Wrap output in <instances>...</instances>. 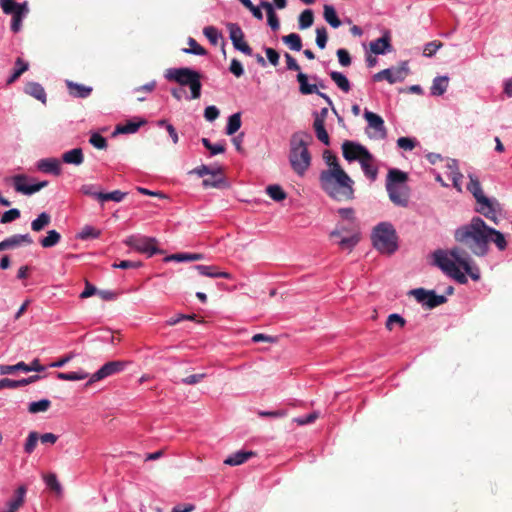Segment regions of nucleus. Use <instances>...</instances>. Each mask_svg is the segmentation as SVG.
<instances>
[{
	"mask_svg": "<svg viewBox=\"0 0 512 512\" xmlns=\"http://www.w3.org/2000/svg\"><path fill=\"white\" fill-rule=\"evenodd\" d=\"M435 264L442 272L459 284L468 282L467 275L472 280L478 281L481 273L469 255L462 256L459 248H452L448 251L439 250L434 254Z\"/></svg>",
	"mask_w": 512,
	"mask_h": 512,
	"instance_id": "1",
	"label": "nucleus"
},
{
	"mask_svg": "<svg viewBox=\"0 0 512 512\" xmlns=\"http://www.w3.org/2000/svg\"><path fill=\"white\" fill-rule=\"evenodd\" d=\"M329 169L320 173L319 181L322 189L338 201L350 200L354 197L353 180L341 168L335 156L327 158Z\"/></svg>",
	"mask_w": 512,
	"mask_h": 512,
	"instance_id": "2",
	"label": "nucleus"
},
{
	"mask_svg": "<svg viewBox=\"0 0 512 512\" xmlns=\"http://www.w3.org/2000/svg\"><path fill=\"white\" fill-rule=\"evenodd\" d=\"M488 227L482 218L478 216L473 217L468 224L462 225L455 230V240L466 245L474 255L486 256L489 251Z\"/></svg>",
	"mask_w": 512,
	"mask_h": 512,
	"instance_id": "3",
	"label": "nucleus"
},
{
	"mask_svg": "<svg viewBox=\"0 0 512 512\" xmlns=\"http://www.w3.org/2000/svg\"><path fill=\"white\" fill-rule=\"evenodd\" d=\"M311 135L299 131L292 134L290 139L289 161L292 169L299 176H303L311 165V155L308 150Z\"/></svg>",
	"mask_w": 512,
	"mask_h": 512,
	"instance_id": "4",
	"label": "nucleus"
},
{
	"mask_svg": "<svg viewBox=\"0 0 512 512\" xmlns=\"http://www.w3.org/2000/svg\"><path fill=\"white\" fill-rule=\"evenodd\" d=\"M165 78L174 81L180 86H187L190 89V95H186L187 100H195L201 96V74L188 67L170 68L165 73Z\"/></svg>",
	"mask_w": 512,
	"mask_h": 512,
	"instance_id": "5",
	"label": "nucleus"
},
{
	"mask_svg": "<svg viewBox=\"0 0 512 512\" xmlns=\"http://www.w3.org/2000/svg\"><path fill=\"white\" fill-rule=\"evenodd\" d=\"M373 246L382 254H393L398 249V237L390 222L377 224L371 235Z\"/></svg>",
	"mask_w": 512,
	"mask_h": 512,
	"instance_id": "6",
	"label": "nucleus"
},
{
	"mask_svg": "<svg viewBox=\"0 0 512 512\" xmlns=\"http://www.w3.org/2000/svg\"><path fill=\"white\" fill-rule=\"evenodd\" d=\"M468 177L469 183L467 185V190L474 196L479 205L477 211L486 218L495 220L496 211L493 208L491 200L484 195L478 177L474 174H469Z\"/></svg>",
	"mask_w": 512,
	"mask_h": 512,
	"instance_id": "7",
	"label": "nucleus"
},
{
	"mask_svg": "<svg viewBox=\"0 0 512 512\" xmlns=\"http://www.w3.org/2000/svg\"><path fill=\"white\" fill-rule=\"evenodd\" d=\"M124 244L139 253L146 254L148 257L162 253V250L157 247L158 241L154 237L133 234L124 240Z\"/></svg>",
	"mask_w": 512,
	"mask_h": 512,
	"instance_id": "8",
	"label": "nucleus"
},
{
	"mask_svg": "<svg viewBox=\"0 0 512 512\" xmlns=\"http://www.w3.org/2000/svg\"><path fill=\"white\" fill-rule=\"evenodd\" d=\"M415 299L423 306L432 309L447 301L444 295H438L433 290H426L424 288H417L411 291Z\"/></svg>",
	"mask_w": 512,
	"mask_h": 512,
	"instance_id": "9",
	"label": "nucleus"
},
{
	"mask_svg": "<svg viewBox=\"0 0 512 512\" xmlns=\"http://www.w3.org/2000/svg\"><path fill=\"white\" fill-rule=\"evenodd\" d=\"M14 189L23 195H33L48 185V181H40L28 184V177L24 174H17L11 177Z\"/></svg>",
	"mask_w": 512,
	"mask_h": 512,
	"instance_id": "10",
	"label": "nucleus"
},
{
	"mask_svg": "<svg viewBox=\"0 0 512 512\" xmlns=\"http://www.w3.org/2000/svg\"><path fill=\"white\" fill-rule=\"evenodd\" d=\"M126 367V363L123 361H109L101 366L94 374L91 375L90 379L86 383V386L105 379L109 376L117 374L123 371Z\"/></svg>",
	"mask_w": 512,
	"mask_h": 512,
	"instance_id": "11",
	"label": "nucleus"
},
{
	"mask_svg": "<svg viewBox=\"0 0 512 512\" xmlns=\"http://www.w3.org/2000/svg\"><path fill=\"white\" fill-rule=\"evenodd\" d=\"M227 29L234 48L247 56H252V49L244 40V33L237 23H228Z\"/></svg>",
	"mask_w": 512,
	"mask_h": 512,
	"instance_id": "12",
	"label": "nucleus"
},
{
	"mask_svg": "<svg viewBox=\"0 0 512 512\" xmlns=\"http://www.w3.org/2000/svg\"><path fill=\"white\" fill-rule=\"evenodd\" d=\"M342 152L347 161L352 162L358 160L360 162V159H363L364 156L368 157L369 151L361 144L345 141L342 144Z\"/></svg>",
	"mask_w": 512,
	"mask_h": 512,
	"instance_id": "13",
	"label": "nucleus"
},
{
	"mask_svg": "<svg viewBox=\"0 0 512 512\" xmlns=\"http://www.w3.org/2000/svg\"><path fill=\"white\" fill-rule=\"evenodd\" d=\"M364 117L368 122V126L374 129L373 134H370L372 138H385L386 137V128L384 124V120L378 114L365 110Z\"/></svg>",
	"mask_w": 512,
	"mask_h": 512,
	"instance_id": "14",
	"label": "nucleus"
},
{
	"mask_svg": "<svg viewBox=\"0 0 512 512\" xmlns=\"http://www.w3.org/2000/svg\"><path fill=\"white\" fill-rule=\"evenodd\" d=\"M446 174L451 179L453 187L462 192L463 174L459 171L458 162L455 159L446 160Z\"/></svg>",
	"mask_w": 512,
	"mask_h": 512,
	"instance_id": "15",
	"label": "nucleus"
},
{
	"mask_svg": "<svg viewBox=\"0 0 512 512\" xmlns=\"http://www.w3.org/2000/svg\"><path fill=\"white\" fill-rule=\"evenodd\" d=\"M36 168L47 174L59 176L61 174V164L57 158H42L37 161Z\"/></svg>",
	"mask_w": 512,
	"mask_h": 512,
	"instance_id": "16",
	"label": "nucleus"
},
{
	"mask_svg": "<svg viewBox=\"0 0 512 512\" xmlns=\"http://www.w3.org/2000/svg\"><path fill=\"white\" fill-rule=\"evenodd\" d=\"M407 179L408 175L405 172L397 168L389 169L386 178V190H392L393 187L399 185H406Z\"/></svg>",
	"mask_w": 512,
	"mask_h": 512,
	"instance_id": "17",
	"label": "nucleus"
},
{
	"mask_svg": "<svg viewBox=\"0 0 512 512\" xmlns=\"http://www.w3.org/2000/svg\"><path fill=\"white\" fill-rule=\"evenodd\" d=\"M65 83L69 95L74 98L85 99L89 97L93 91V88L91 86H86L84 84L76 83L71 80H66Z\"/></svg>",
	"mask_w": 512,
	"mask_h": 512,
	"instance_id": "18",
	"label": "nucleus"
},
{
	"mask_svg": "<svg viewBox=\"0 0 512 512\" xmlns=\"http://www.w3.org/2000/svg\"><path fill=\"white\" fill-rule=\"evenodd\" d=\"M391 37L389 32L372 42H370V50L376 55H383L391 51Z\"/></svg>",
	"mask_w": 512,
	"mask_h": 512,
	"instance_id": "19",
	"label": "nucleus"
},
{
	"mask_svg": "<svg viewBox=\"0 0 512 512\" xmlns=\"http://www.w3.org/2000/svg\"><path fill=\"white\" fill-rule=\"evenodd\" d=\"M0 6H1L3 12L7 15L15 16L18 13H20V14L28 13V7H27L26 2L17 3L14 0H0Z\"/></svg>",
	"mask_w": 512,
	"mask_h": 512,
	"instance_id": "20",
	"label": "nucleus"
},
{
	"mask_svg": "<svg viewBox=\"0 0 512 512\" xmlns=\"http://www.w3.org/2000/svg\"><path fill=\"white\" fill-rule=\"evenodd\" d=\"M194 268L198 271V273L205 277L210 278H222V279H231V274L226 271H218L216 266L213 265H195Z\"/></svg>",
	"mask_w": 512,
	"mask_h": 512,
	"instance_id": "21",
	"label": "nucleus"
},
{
	"mask_svg": "<svg viewBox=\"0 0 512 512\" xmlns=\"http://www.w3.org/2000/svg\"><path fill=\"white\" fill-rule=\"evenodd\" d=\"M390 200L398 206H406L408 203L407 186L399 185L387 190Z\"/></svg>",
	"mask_w": 512,
	"mask_h": 512,
	"instance_id": "22",
	"label": "nucleus"
},
{
	"mask_svg": "<svg viewBox=\"0 0 512 512\" xmlns=\"http://www.w3.org/2000/svg\"><path fill=\"white\" fill-rule=\"evenodd\" d=\"M373 80L378 82L382 80H387L390 84H394L396 82H400L403 80L401 72L399 70H395L393 68L384 69L373 75Z\"/></svg>",
	"mask_w": 512,
	"mask_h": 512,
	"instance_id": "23",
	"label": "nucleus"
},
{
	"mask_svg": "<svg viewBox=\"0 0 512 512\" xmlns=\"http://www.w3.org/2000/svg\"><path fill=\"white\" fill-rule=\"evenodd\" d=\"M226 184L225 177L222 174L221 168H217L210 174L209 178L203 179L202 186L204 188H222Z\"/></svg>",
	"mask_w": 512,
	"mask_h": 512,
	"instance_id": "24",
	"label": "nucleus"
},
{
	"mask_svg": "<svg viewBox=\"0 0 512 512\" xmlns=\"http://www.w3.org/2000/svg\"><path fill=\"white\" fill-rule=\"evenodd\" d=\"M360 165L365 176L371 181H375L378 175V168L373 164V156L368 152V157L360 159Z\"/></svg>",
	"mask_w": 512,
	"mask_h": 512,
	"instance_id": "25",
	"label": "nucleus"
},
{
	"mask_svg": "<svg viewBox=\"0 0 512 512\" xmlns=\"http://www.w3.org/2000/svg\"><path fill=\"white\" fill-rule=\"evenodd\" d=\"M26 492L27 489L24 485L19 486L15 491L13 499L8 502V508L5 512H17L25 501Z\"/></svg>",
	"mask_w": 512,
	"mask_h": 512,
	"instance_id": "26",
	"label": "nucleus"
},
{
	"mask_svg": "<svg viewBox=\"0 0 512 512\" xmlns=\"http://www.w3.org/2000/svg\"><path fill=\"white\" fill-rule=\"evenodd\" d=\"M449 80L447 75L435 77L430 87V94L432 96H442L448 89Z\"/></svg>",
	"mask_w": 512,
	"mask_h": 512,
	"instance_id": "27",
	"label": "nucleus"
},
{
	"mask_svg": "<svg viewBox=\"0 0 512 512\" xmlns=\"http://www.w3.org/2000/svg\"><path fill=\"white\" fill-rule=\"evenodd\" d=\"M254 455H255V453L252 451L240 450V451H237V452L229 455L224 460V463L229 466H238V465L245 463L248 459H250Z\"/></svg>",
	"mask_w": 512,
	"mask_h": 512,
	"instance_id": "28",
	"label": "nucleus"
},
{
	"mask_svg": "<svg viewBox=\"0 0 512 512\" xmlns=\"http://www.w3.org/2000/svg\"><path fill=\"white\" fill-rule=\"evenodd\" d=\"M62 161L66 164H73L76 166L84 162V154L81 148H74L62 154Z\"/></svg>",
	"mask_w": 512,
	"mask_h": 512,
	"instance_id": "29",
	"label": "nucleus"
},
{
	"mask_svg": "<svg viewBox=\"0 0 512 512\" xmlns=\"http://www.w3.org/2000/svg\"><path fill=\"white\" fill-rule=\"evenodd\" d=\"M25 92L42 103H46V92L41 84L29 82L25 86Z\"/></svg>",
	"mask_w": 512,
	"mask_h": 512,
	"instance_id": "30",
	"label": "nucleus"
},
{
	"mask_svg": "<svg viewBox=\"0 0 512 512\" xmlns=\"http://www.w3.org/2000/svg\"><path fill=\"white\" fill-rule=\"evenodd\" d=\"M487 238H488V243L493 242L496 245V247L498 248V250L504 251L507 248V241L502 232H500L494 228L488 227Z\"/></svg>",
	"mask_w": 512,
	"mask_h": 512,
	"instance_id": "31",
	"label": "nucleus"
},
{
	"mask_svg": "<svg viewBox=\"0 0 512 512\" xmlns=\"http://www.w3.org/2000/svg\"><path fill=\"white\" fill-rule=\"evenodd\" d=\"M8 249L16 248L22 244L30 245L33 240L29 234H15L5 239Z\"/></svg>",
	"mask_w": 512,
	"mask_h": 512,
	"instance_id": "32",
	"label": "nucleus"
},
{
	"mask_svg": "<svg viewBox=\"0 0 512 512\" xmlns=\"http://www.w3.org/2000/svg\"><path fill=\"white\" fill-rule=\"evenodd\" d=\"M297 81L299 83V91L303 95H309L317 92L318 86L316 84L308 83V76L302 72H298Z\"/></svg>",
	"mask_w": 512,
	"mask_h": 512,
	"instance_id": "33",
	"label": "nucleus"
},
{
	"mask_svg": "<svg viewBox=\"0 0 512 512\" xmlns=\"http://www.w3.org/2000/svg\"><path fill=\"white\" fill-rule=\"evenodd\" d=\"M260 6L266 9L268 25L272 30H278L280 27V22L274 11L273 5L267 1H261Z\"/></svg>",
	"mask_w": 512,
	"mask_h": 512,
	"instance_id": "34",
	"label": "nucleus"
},
{
	"mask_svg": "<svg viewBox=\"0 0 512 512\" xmlns=\"http://www.w3.org/2000/svg\"><path fill=\"white\" fill-rule=\"evenodd\" d=\"M29 68V64L22 60L21 58H17L15 61V68L12 74L7 79V84L10 85L14 83L24 72H26Z\"/></svg>",
	"mask_w": 512,
	"mask_h": 512,
	"instance_id": "35",
	"label": "nucleus"
},
{
	"mask_svg": "<svg viewBox=\"0 0 512 512\" xmlns=\"http://www.w3.org/2000/svg\"><path fill=\"white\" fill-rule=\"evenodd\" d=\"M330 77L334 81V83L337 85L339 89H341L343 92L347 93L351 89L350 82L348 78L341 72L338 71H332L330 72Z\"/></svg>",
	"mask_w": 512,
	"mask_h": 512,
	"instance_id": "36",
	"label": "nucleus"
},
{
	"mask_svg": "<svg viewBox=\"0 0 512 512\" xmlns=\"http://www.w3.org/2000/svg\"><path fill=\"white\" fill-rule=\"evenodd\" d=\"M51 222V216L47 212H42L31 222V229L34 232L42 231Z\"/></svg>",
	"mask_w": 512,
	"mask_h": 512,
	"instance_id": "37",
	"label": "nucleus"
},
{
	"mask_svg": "<svg viewBox=\"0 0 512 512\" xmlns=\"http://www.w3.org/2000/svg\"><path fill=\"white\" fill-rule=\"evenodd\" d=\"M323 15L325 21L333 28H338L341 25V21L339 20L336 10L332 5H324Z\"/></svg>",
	"mask_w": 512,
	"mask_h": 512,
	"instance_id": "38",
	"label": "nucleus"
},
{
	"mask_svg": "<svg viewBox=\"0 0 512 512\" xmlns=\"http://www.w3.org/2000/svg\"><path fill=\"white\" fill-rule=\"evenodd\" d=\"M313 128L316 134L317 139L322 142L324 145H330V138L325 129V123H321V120H314Z\"/></svg>",
	"mask_w": 512,
	"mask_h": 512,
	"instance_id": "39",
	"label": "nucleus"
},
{
	"mask_svg": "<svg viewBox=\"0 0 512 512\" xmlns=\"http://www.w3.org/2000/svg\"><path fill=\"white\" fill-rule=\"evenodd\" d=\"M61 240V235L56 230H49L47 235L40 239V244L43 248H51L57 245Z\"/></svg>",
	"mask_w": 512,
	"mask_h": 512,
	"instance_id": "40",
	"label": "nucleus"
},
{
	"mask_svg": "<svg viewBox=\"0 0 512 512\" xmlns=\"http://www.w3.org/2000/svg\"><path fill=\"white\" fill-rule=\"evenodd\" d=\"M241 127V114L239 112L232 114L228 118V122L225 128L227 135L235 134Z\"/></svg>",
	"mask_w": 512,
	"mask_h": 512,
	"instance_id": "41",
	"label": "nucleus"
},
{
	"mask_svg": "<svg viewBox=\"0 0 512 512\" xmlns=\"http://www.w3.org/2000/svg\"><path fill=\"white\" fill-rule=\"evenodd\" d=\"M102 232L100 229L95 228L91 225H85L78 233V238L81 240L97 239L101 236Z\"/></svg>",
	"mask_w": 512,
	"mask_h": 512,
	"instance_id": "42",
	"label": "nucleus"
},
{
	"mask_svg": "<svg viewBox=\"0 0 512 512\" xmlns=\"http://www.w3.org/2000/svg\"><path fill=\"white\" fill-rule=\"evenodd\" d=\"M88 377V373L83 370L71 372H59L57 378L64 381H79Z\"/></svg>",
	"mask_w": 512,
	"mask_h": 512,
	"instance_id": "43",
	"label": "nucleus"
},
{
	"mask_svg": "<svg viewBox=\"0 0 512 512\" xmlns=\"http://www.w3.org/2000/svg\"><path fill=\"white\" fill-rule=\"evenodd\" d=\"M359 240H360L359 234L354 233L353 235H350L348 237H342L338 241V245L343 250L352 251L353 248L358 244Z\"/></svg>",
	"mask_w": 512,
	"mask_h": 512,
	"instance_id": "44",
	"label": "nucleus"
},
{
	"mask_svg": "<svg viewBox=\"0 0 512 512\" xmlns=\"http://www.w3.org/2000/svg\"><path fill=\"white\" fill-rule=\"evenodd\" d=\"M282 40L293 51H300L302 49V40L300 35L297 33L288 34L284 36Z\"/></svg>",
	"mask_w": 512,
	"mask_h": 512,
	"instance_id": "45",
	"label": "nucleus"
},
{
	"mask_svg": "<svg viewBox=\"0 0 512 512\" xmlns=\"http://www.w3.org/2000/svg\"><path fill=\"white\" fill-rule=\"evenodd\" d=\"M126 193L120 190H114L112 192H102V194L98 195V200L101 202L105 201H114L121 202L125 198Z\"/></svg>",
	"mask_w": 512,
	"mask_h": 512,
	"instance_id": "46",
	"label": "nucleus"
},
{
	"mask_svg": "<svg viewBox=\"0 0 512 512\" xmlns=\"http://www.w3.org/2000/svg\"><path fill=\"white\" fill-rule=\"evenodd\" d=\"M266 192L271 199L280 202L287 197V194L280 185L273 184L266 188Z\"/></svg>",
	"mask_w": 512,
	"mask_h": 512,
	"instance_id": "47",
	"label": "nucleus"
},
{
	"mask_svg": "<svg viewBox=\"0 0 512 512\" xmlns=\"http://www.w3.org/2000/svg\"><path fill=\"white\" fill-rule=\"evenodd\" d=\"M314 21V14L311 9H305L300 15L298 19L299 29L304 30L312 26Z\"/></svg>",
	"mask_w": 512,
	"mask_h": 512,
	"instance_id": "48",
	"label": "nucleus"
},
{
	"mask_svg": "<svg viewBox=\"0 0 512 512\" xmlns=\"http://www.w3.org/2000/svg\"><path fill=\"white\" fill-rule=\"evenodd\" d=\"M203 34L213 46L218 45L219 40L222 38V34L214 26H206L203 29Z\"/></svg>",
	"mask_w": 512,
	"mask_h": 512,
	"instance_id": "49",
	"label": "nucleus"
},
{
	"mask_svg": "<svg viewBox=\"0 0 512 512\" xmlns=\"http://www.w3.org/2000/svg\"><path fill=\"white\" fill-rule=\"evenodd\" d=\"M50 405H51V402L48 399H41L39 401H33V402L29 403L28 411L33 414H36L39 412H45L49 409Z\"/></svg>",
	"mask_w": 512,
	"mask_h": 512,
	"instance_id": "50",
	"label": "nucleus"
},
{
	"mask_svg": "<svg viewBox=\"0 0 512 512\" xmlns=\"http://www.w3.org/2000/svg\"><path fill=\"white\" fill-rule=\"evenodd\" d=\"M38 441L39 434L36 431H31L28 434L26 441L24 443V452L30 455L35 450Z\"/></svg>",
	"mask_w": 512,
	"mask_h": 512,
	"instance_id": "51",
	"label": "nucleus"
},
{
	"mask_svg": "<svg viewBox=\"0 0 512 512\" xmlns=\"http://www.w3.org/2000/svg\"><path fill=\"white\" fill-rule=\"evenodd\" d=\"M188 44L190 47L183 49L185 53L197 56H204L207 54V51L200 44H198V42L194 38L189 37Z\"/></svg>",
	"mask_w": 512,
	"mask_h": 512,
	"instance_id": "52",
	"label": "nucleus"
},
{
	"mask_svg": "<svg viewBox=\"0 0 512 512\" xmlns=\"http://www.w3.org/2000/svg\"><path fill=\"white\" fill-rule=\"evenodd\" d=\"M201 142L203 146L210 151L211 156L221 154L225 151V145L223 143H211L208 138H202Z\"/></svg>",
	"mask_w": 512,
	"mask_h": 512,
	"instance_id": "53",
	"label": "nucleus"
},
{
	"mask_svg": "<svg viewBox=\"0 0 512 512\" xmlns=\"http://www.w3.org/2000/svg\"><path fill=\"white\" fill-rule=\"evenodd\" d=\"M16 371L26 372V363L21 361L15 365H0V375H9Z\"/></svg>",
	"mask_w": 512,
	"mask_h": 512,
	"instance_id": "54",
	"label": "nucleus"
},
{
	"mask_svg": "<svg viewBox=\"0 0 512 512\" xmlns=\"http://www.w3.org/2000/svg\"><path fill=\"white\" fill-rule=\"evenodd\" d=\"M89 143L97 149H106L108 145L107 139L97 132L90 136Z\"/></svg>",
	"mask_w": 512,
	"mask_h": 512,
	"instance_id": "55",
	"label": "nucleus"
},
{
	"mask_svg": "<svg viewBox=\"0 0 512 512\" xmlns=\"http://www.w3.org/2000/svg\"><path fill=\"white\" fill-rule=\"evenodd\" d=\"M405 319L400 316L399 314H396V313H393V314H390L387 318V321H386V328L388 330H392L394 325H398L399 327H404L405 325Z\"/></svg>",
	"mask_w": 512,
	"mask_h": 512,
	"instance_id": "56",
	"label": "nucleus"
},
{
	"mask_svg": "<svg viewBox=\"0 0 512 512\" xmlns=\"http://www.w3.org/2000/svg\"><path fill=\"white\" fill-rule=\"evenodd\" d=\"M327 30L324 26L316 28V44L320 49H324L327 44Z\"/></svg>",
	"mask_w": 512,
	"mask_h": 512,
	"instance_id": "57",
	"label": "nucleus"
},
{
	"mask_svg": "<svg viewBox=\"0 0 512 512\" xmlns=\"http://www.w3.org/2000/svg\"><path fill=\"white\" fill-rule=\"evenodd\" d=\"M397 145L401 149L411 151L416 147L417 141L410 137H400L397 140Z\"/></svg>",
	"mask_w": 512,
	"mask_h": 512,
	"instance_id": "58",
	"label": "nucleus"
},
{
	"mask_svg": "<svg viewBox=\"0 0 512 512\" xmlns=\"http://www.w3.org/2000/svg\"><path fill=\"white\" fill-rule=\"evenodd\" d=\"M19 217H20V210L17 208H12L2 214L0 222L2 224L10 223L12 221H15Z\"/></svg>",
	"mask_w": 512,
	"mask_h": 512,
	"instance_id": "59",
	"label": "nucleus"
},
{
	"mask_svg": "<svg viewBox=\"0 0 512 512\" xmlns=\"http://www.w3.org/2000/svg\"><path fill=\"white\" fill-rule=\"evenodd\" d=\"M44 481L47 487H49L50 489L54 490L57 493L61 492L62 487L55 474H49L45 476Z\"/></svg>",
	"mask_w": 512,
	"mask_h": 512,
	"instance_id": "60",
	"label": "nucleus"
},
{
	"mask_svg": "<svg viewBox=\"0 0 512 512\" xmlns=\"http://www.w3.org/2000/svg\"><path fill=\"white\" fill-rule=\"evenodd\" d=\"M140 125H141V123H135V122L129 121L124 125L117 126L116 131L119 133L131 134V133L137 132Z\"/></svg>",
	"mask_w": 512,
	"mask_h": 512,
	"instance_id": "61",
	"label": "nucleus"
},
{
	"mask_svg": "<svg viewBox=\"0 0 512 512\" xmlns=\"http://www.w3.org/2000/svg\"><path fill=\"white\" fill-rule=\"evenodd\" d=\"M442 47L441 42L431 41L425 44L423 54L426 57H432Z\"/></svg>",
	"mask_w": 512,
	"mask_h": 512,
	"instance_id": "62",
	"label": "nucleus"
},
{
	"mask_svg": "<svg viewBox=\"0 0 512 512\" xmlns=\"http://www.w3.org/2000/svg\"><path fill=\"white\" fill-rule=\"evenodd\" d=\"M241 2V4L246 7L248 10L251 11V13L253 14V16L258 19V20H262L263 19V13L262 11L260 10V7H257L255 6L251 0H239Z\"/></svg>",
	"mask_w": 512,
	"mask_h": 512,
	"instance_id": "63",
	"label": "nucleus"
},
{
	"mask_svg": "<svg viewBox=\"0 0 512 512\" xmlns=\"http://www.w3.org/2000/svg\"><path fill=\"white\" fill-rule=\"evenodd\" d=\"M337 57H338V61L341 66L347 67L351 64V57H350L349 52L346 49H344V48L338 49Z\"/></svg>",
	"mask_w": 512,
	"mask_h": 512,
	"instance_id": "64",
	"label": "nucleus"
}]
</instances>
